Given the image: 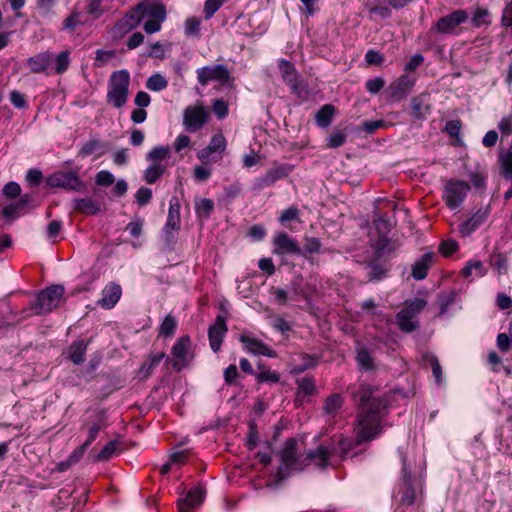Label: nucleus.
I'll return each instance as SVG.
<instances>
[{"label": "nucleus", "instance_id": "f257e3e1", "mask_svg": "<svg viewBox=\"0 0 512 512\" xmlns=\"http://www.w3.org/2000/svg\"><path fill=\"white\" fill-rule=\"evenodd\" d=\"M355 402L358 403L356 437H343L329 441L333 448L334 460L337 464L346 459L355 448L373 440L380 432V424L387 412L386 399L373 396V389L368 384H360L353 392Z\"/></svg>", "mask_w": 512, "mask_h": 512}, {"label": "nucleus", "instance_id": "f03ea898", "mask_svg": "<svg viewBox=\"0 0 512 512\" xmlns=\"http://www.w3.org/2000/svg\"><path fill=\"white\" fill-rule=\"evenodd\" d=\"M305 453L298 449V440L288 438L285 440L282 449L279 452V473L283 477H288L292 472H300L305 469Z\"/></svg>", "mask_w": 512, "mask_h": 512}, {"label": "nucleus", "instance_id": "7ed1b4c3", "mask_svg": "<svg viewBox=\"0 0 512 512\" xmlns=\"http://www.w3.org/2000/svg\"><path fill=\"white\" fill-rule=\"evenodd\" d=\"M63 294L61 285L50 286L37 295L28 310L35 315L49 313L60 304Z\"/></svg>", "mask_w": 512, "mask_h": 512}, {"label": "nucleus", "instance_id": "20e7f679", "mask_svg": "<svg viewBox=\"0 0 512 512\" xmlns=\"http://www.w3.org/2000/svg\"><path fill=\"white\" fill-rule=\"evenodd\" d=\"M471 187L468 182L448 179L443 187L442 199L450 210H457L465 202Z\"/></svg>", "mask_w": 512, "mask_h": 512}, {"label": "nucleus", "instance_id": "39448f33", "mask_svg": "<svg viewBox=\"0 0 512 512\" xmlns=\"http://www.w3.org/2000/svg\"><path fill=\"white\" fill-rule=\"evenodd\" d=\"M193 357L191 338L188 335H183L173 344L168 364H171L174 371L180 372L190 364Z\"/></svg>", "mask_w": 512, "mask_h": 512}, {"label": "nucleus", "instance_id": "423d86ee", "mask_svg": "<svg viewBox=\"0 0 512 512\" xmlns=\"http://www.w3.org/2000/svg\"><path fill=\"white\" fill-rule=\"evenodd\" d=\"M128 96V72L121 70L114 72L110 77L108 102L113 106L122 107Z\"/></svg>", "mask_w": 512, "mask_h": 512}, {"label": "nucleus", "instance_id": "0eeeda50", "mask_svg": "<svg viewBox=\"0 0 512 512\" xmlns=\"http://www.w3.org/2000/svg\"><path fill=\"white\" fill-rule=\"evenodd\" d=\"M272 253L281 257L301 256L302 248L296 238L290 236L287 232L278 231L272 238Z\"/></svg>", "mask_w": 512, "mask_h": 512}, {"label": "nucleus", "instance_id": "6e6552de", "mask_svg": "<svg viewBox=\"0 0 512 512\" xmlns=\"http://www.w3.org/2000/svg\"><path fill=\"white\" fill-rule=\"evenodd\" d=\"M468 19V12L466 10L458 9L439 18L431 28V31H436L440 34L459 35L460 30L458 27L461 24H464Z\"/></svg>", "mask_w": 512, "mask_h": 512}, {"label": "nucleus", "instance_id": "1a4fd4ad", "mask_svg": "<svg viewBox=\"0 0 512 512\" xmlns=\"http://www.w3.org/2000/svg\"><path fill=\"white\" fill-rule=\"evenodd\" d=\"M293 170L294 165L289 163H283L273 167L269 169L264 175L255 178L252 189L254 191H261L265 188L271 187L277 181L288 177Z\"/></svg>", "mask_w": 512, "mask_h": 512}, {"label": "nucleus", "instance_id": "9d476101", "mask_svg": "<svg viewBox=\"0 0 512 512\" xmlns=\"http://www.w3.org/2000/svg\"><path fill=\"white\" fill-rule=\"evenodd\" d=\"M333 448H331L330 443L321 444L314 450H309L305 452L304 461L305 468L310 465H314L319 469H325L330 465L337 464L336 460H334Z\"/></svg>", "mask_w": 512, "mask_h": 512}, {"label": "nucleus", "instance_id": "9b49d317", "mask_svg": "<svg viewBox=\"0 0 512 512\" xmlns=\"http://www.w3.org/2000/svg\"><path fill=\"white\" fill-rule=\"evenodd\" d=\"M490 213L491 209L489 206H482L476 209L470 217L459 224L458 233L460 236L463 238L471 236L487 222Z\"/></svg>", "mask_w": 512, "mask_h": 512}, {"label": "nucleus", "instance_id": "f8f14e48", "mask_svg": "<svg viewBox=\"0 0 512 512\" xmlns=\"http://www.w3.org/2000/svg\"><path fill=\"white\" fill-rule=\"evenodd\" d=\"M209 114L203 106H188L184 110L183 125L189 133H195L208 122Z\"/></svg>", "mask_w": 512, "mask_h": 512}, {"label": "nucleus", "instance_id": "ddd939ff", "mask_svg": "<svg viewBox=\"0 0 512 512\" xmlns=\"http://www.w3.org/2000/svg\"><path fill=\"white\" fill-rule=\"evenodd\" d=\"M402 460V484L399 490L401 494L400 501L405 505H413L416 500V490L414 487V478L407 463L406 455L401 453Z\"/></svg>", "mask_w": 512, "mask_h": 512}, {"label": "nucleus", "instance_id": "4468645a", "mask_svg": "<svg viewBox=\"0 0 512 512\" xmlns=\"http://www.w3.org/2000/svg\"><path fill=\"white\" fill-rule=\"evenodd\" d=\"M226 139L222 133L214 134L207 147L197 153V158L204 164L222 159L221 154L226 149Z\"/></svg>", "mask_w": 512, "mask_h": 512}, {"label": "nucleus", "instance_id": "2eb2a0df", "mask_svg": "<svg viewBox=\"0 0 512 512\" xmlns=\"http://www.w3.org/2000/svg\"><path fill=\"white\" fill-rule=\"evenodd\" d=\"M196 74L202 86H206L210 81L226 83L230 78V72L223 64L201 67L196 70Z\"/></svg>", "mask_w": 512, "mask_h": 512}, {"label": "nucleus", "instance_id": "dca6fc26", "mask_svg": "<svg viewBox=\"0 0 512 512\" xmlns=\"http://www.w3.org/2000/svg\"><path fill=\"white\" fill-rule=\"evenodd\" d=\"M417 81L415 76L402 74L396 78L388 87L389 98L391 101H401L406 99L409 92L413 89Z\"/></svg>", "mask_w": 512, "mask_h": 512}, {"label": "nucleus", "instance_id": "f3484780", "mask_svg": "<svg viewBox=\"0 0 512 512\" xmlns=\"http://www.w3.org/2000/svg\"><path fill=\"white\" fill-rule=\"evenodd\" d=\"M47 184L50 187L73 191H80L83 188V183L75 172H56L48 177Z\"/></svg>", "mask_w": 512, "mask_h": 512}, {"label": "nucleus", "instance_id": "a211bd4d", "mask_svg": "<svg viewBox=\"0 0 512 512\" xmlns=\"http://www.w3.org/2000/svg\"><path fill=\"white\" fill-rule=\"evenodd\" d=\"M227 331L226 316L221 314L217 315L215 322L208 328L209 344L213 352L217 353L220 351Z\"/></svg>", "mask_w": 512, "mask_h": 512}, {"label": "nucleus", "instance_id": "6ab92c4d", "mask_svg": "<svg viewBox=\"0 0 512 512\" xmlns=\"http://www.w3.org/2000/svg\"><path fill=\"white\" fill-rule=\"evenodd\" d=\"M165 360V363L168 364L170 361V357L166 355L165 352H151L143 361L140 368L137 370L135 374V378L139 381H145L149 377L152 376L156 368L160 365V363Z\"/></svg>", "mask_w": 512, "mask_h": 512}, {"label": "nucleus", "instance_id": "aec40b11", "mask_svg": "<svg viewBox=\"0 0 512 512\" xmlns=\"http://www.w3.org/2000/svg\"><path fill=\"white\" fill-rule=\"evenodd\" d=\"M316 292V285L307 282L305 285L302 283V277H297L291 281L290 284V298L295 301H305L306 304H311V298Z\"/></svg>", "mask_w": 512, "mask_h": 512}, {"label": "nucleus", "instance_id": "412c9836", "mask_svg": "<svg viewBox=\"0 0 512 512\" xmlns=\"http://www.w3.org/2000/svg\"><path fill=\"white\" fill-rule=\"evenodd\" d=\"M321 356L317 354L299 353L293 358L290 373L293 375L301 374L309 369L317 367Z\"/></svg>", "mask_w": 512, "mask_h": 512}, {"label": "nucleus", "instance_id": "4be33fe9", "mask_svg": "<svg viewBox=\"0 0 512 512\" xmlns=\"http://www.w3.org/2000/svg\"><path fill=\"white\" fill-rule=\"evenodd\" d=\"M435 258L434 252H425L411 266V277L416 281L424 280Z\"/></svg>", "mask_w": 512, "mask_h": 512}, {"label": "nucleus", "instance_id": "5701e85b", "mask_svg": "<svg viewBox=\"0 0 512 512\" xmlns=\"http://www.w3.org/2000/svg\"><path fill=\"white\" fill-rule=\"evenodd\" d=\"M181 228V216L167 215L166 222L162 229L164 246L171 250L173 249L177 237L176 234Z\"/></svg>", "mask_w": 512, "mask_h": 512}, {"label": "nucleus", "instance_id": "b1692460", "mask_svg": "<svg viewBox=\"0 0 512 512\" xmlns=\"http://www.w3.org/2000/svg\"><path fill=\"white\" fill-rule=\"evenodd\" d=\"M166 9L164 5L152 6L148 12V19L144 23V31L147 34H154L161 30V24L166 20Z\"/></svg>", "mask_w": 512, "mask_h": 512}, {"label": "nucleus", "instance_id": "393cba45", "mask_svg": "<svg viewBox=\"0 0 512 512\" xmlns=\"http://www.w3.org/2000/svg\"><path fill=\"white\" fill-rule=\"evenodd\" d=\"M240 342L244 344L245 349L254 355H263L267 357H276V351L270 348L261 340L248 335H241Z\"/></svg>", "mask_w": 512, "mask_h": 512}, {"label": "nucleus", "instance_id": "a878e982", "mask_svg": "<svg viewBox=\"0 0 512 512\" xmlns=\"http://www.w3.org/2000/svg\"><path fill=\"white\" fill-rule=\"evenodd\" d=\"M53 60V53L41 52L27 60V65L32 73H44L50 75V66Z\"/></svg>", "mask_w": 512, "mask_h": 512}, {"label": "nucleus", "instance_id": "bb28decb", "mask_svg": "<svg viewBox=\"0 0 512 512\" xmlns=\"http://www.w3.org/2000/svg\"><path fill=\"white\" fill-rule=\"evenodd\" d=\"M203 500L204 492L202 488H192L185 494L184 497L178 500V509L180 512H191L195 507L200 505Z\"/></svg>", "mask_w": 512, "mask_h": 512}, {"label": "nucleus", "instance_id": "cd10ccee", "mask_svg": "<svg viewBox=\"0 0 512 512\" xmlns=\"http://www.w3.org/2000/svg\"><path fill=\"white\" fill-rule=\"evenodd\" d=\"M122 294V289L115 283H110L102 291V297L98 300V304L110 309L119 301Z\"/></svg>", "mask_w": 512, "mask_h": 512}, {"label": "nucleus", "instance_id": "c85d7f7f", "mask_svg": "<svg viewBox=\"0 0 512 512\" xmlns=\"http://www.w3.org/2000/svg\"><path fill=\"white\" fill-rule=\"evenodd\" d=\"M280 72L283 81L289 86L290 90L296 89L297 80L300 79L295 66L292 62L282 59L279 63Z\"/></svg>", "mask_w": 512, "mask_h": 512}, {"label": "nucleus", "instance_id": "c756f323", "mask_svg": "<svg viewBox=\"0 0 512 512\" xmlns=\"http://www.w3.org/2000/svg\"><path fill=\"white\" fill-rule=\"evenodd\" d=\"M410 106V115L415 119H424L430 113V105L426 103V97L424 95L413 97Z\"/></svg>", "mask_w": 512, "mask_h": 512}, {"label": "nucleus", "instance_id": "7c9ffc66", "mask_svg": "<svg viewBox=\"0 0 512 512\" xmlns=\"http://www.w3.org/2000/svg\"><path fill=\"white\" fill-rule=\"evenodd\" d=\"M500 174L506 181H512V148L501 149L498 156Z\"/></svg>", "mask_w": 512, "mask_h": 512}, {"label": "nucleus", "instance_id": "2f4dec72", "mask_svg": "<svg viewBox=\"0 0 512 512\" xmlns=\"http://www.w3.org/2000/svg\"><path fill=\"white\" fill-rule=\"evenodd\" d=\"M70 52L68 50L53 54L52 64L50 66V74H63L70 66Z\"/></svg>", "mask_w": 512, "mask_h": 512}, {"label": "nucleus", "instance_id": "473e14b6", "mask_svg": "<svg viewBox=\"0 0 512 512\" xmlns=\"http://www.w3.org/2000/svg\"><path fill=\"white\" fill-rule=\"evenodd\" d=\"M395 319L399 330L404 333H412L419 327V321L416 317L410 316L401 310L396 314Z\"/></svg>", "mask_w": 512, "mask_h": 512}, {"label": "nucleus", "instance_id": "72a5a7b5", "mask_svg": "<svg viewBox=\"0 0 512 512\" xmlns=\"http://www.w3.org/2000/svg\"><path fill=\"white\" fill-rule=\"evenodd\" d=\"M344 399L341 394L333 393L329 395L323 403V413L329 417H335L337 412L342 408Z\"/></svg>", "mask_w": 512, "mask_h": 512}, {"label": "nucleus", "instance_id": "f704fd0d", "mask_svg": "<svg viewBox=\"0 0 512 512\" xmlns=\"http://www.w3.org/2000/svg\"><path fill=\"white\" fill-rule=\"evenodd\" d=\"M334 115L335 107L332 104H325L315 113V122L319 127L327 128L332 123Z\"/></svg>", "mask_w": 512, "mask_h": 512}, {"label": "nucleus", "instance_id": "c9c22d12", "mask_svg": "<svg viewBox=\"0 0 512 512\" xmlns=\"http://www.w3.org/2000/svg\"><path fill=\"white\" fill-rule=\"evenodd\" d=\"M194 208L198 219L208 220L214 211V202L208 198H201L195 201Z\"/></svg>", "mask_w": 512, "mask_h": 512}, {"label": "nucleus", "instance_id": "e433bc0d", "mask_svg": "<svg viewBox=\"0 0 512 512\" xmlns=\"http://www.w3.org/2000/svg\"><path fill=\"white\" fill-rule=\"evenodd\" d=\"M106 152L105 145L98 140H90L86 142L79 151L80 157H87L94 155L96 157L102 156Z\"/></svg>", "mask_w": 512, "mask_h": 512}, {"label": "nucleus", "instance_id": "4c0bfd02", "mask_svg": "<svg viewBox=\"0 0 512 512\" xmlns=\"http://www.w3.org/2000/svg\"><path fill=\"white\" fill-rule=\"evenodd\" d=\"M473 273H475L477 277H483L486 275L487 270L485 269L482 261L476 259L469 260L461 270V275L464 278L472 276Z\"/></svg>", "mask_w": 512, "mask_h": 512}, {"label": "nucleus", "instance_id": "58836bf2", "mask_svg": "<svg viewBox=\"0 0 512 512\" xmlns=\"http://www.w3.org/2000/svg\"><path fill=\"white\" fill-rule=\"evenodd\" d=\"M160 3H152V2H141L137 4L135 7L130 9V20L136 22V24L140 23L144 18L148 17V12L152 6H160Z\"/></svg>", "mask_w": 512, "mask_h": 512}, {"label": "nucleus", "instance_id": "ea45409f", "mask_svg": "<svg viewBox=\"0 0 512 512\" xmlns=\"http://www.w3.org/2000/svg\"><path fill=\"white\" fill-rule=\"evenodd\" d=\"M87 349V344L83 341L73 342L69 349V359L76 365L82 364L85 361V353Z\"/></svg>", "mask_w": 512, "mask_h": 512}, {"label": "nucleus", "instance_id": "a19ab883", "mask_svg": "<svg viewBox=\"0 0 512 512\" xmlns=\"http://www.w3.org/2000/svg\"><path fill=\"white\" fill-rule=\"evenodd\" d=\"M170 156V148L168 146H156L148 154L147 160L152 164L166 165L164 162Z\"/></svg>", "mask_w": 512, "mask_h": 512}, {"label": "nucleus", "instance_id": "79ce46f5", "mask_svg": "<svg viewBox=\"0 0 512 512\" xmlns=\"http://www.w3.org/2000/svg\"><path fill=\"white\" fill-rule=\"evenodd\" d=\"M258 369L259 372L255 374L258 383H278L280 381V374L277 371L266 368L261 363L258 364Z\"/></svg>", "mask_w": 512, "mask_h": 512}, {"label": "nucleus", "instance_id": "37998d69", "mask_svg": "<svg viewBox=\"0 0 512 512\" xmlns=\"http://www.w3.org/2000/svg\"><path fill=\"white\" fill-rule=\"evenodd\" d=\"M74 208L78 212L87 215L96 214L100 210L99 204L96 201L89 198L75 199Z\"/></svg>", "mask_w": 512, "mask_h": 512}, {"label": "nucleus", "instance_id": "c03bdc74", "mask_svg": "<svg viewBox=\"0 0 512 512\" xmlns=\"http://www.w3.org/2000/svg\"><path fill=\"white\" fill-rule=\"evenodd\" d=\"M297 396H310L316 391L315 379L313 377H303L296 380Z\"/></svg>", "mask_w": 512, "mask_h": 512}, {"label": "nucleus", "instance_id": "a18cd8bd", "mask_svg": "<svg viewBox=\"0 0 512 512\" xmlns=\"http://www.w3.org/2000/svg\"><path fill=\"white\" fill-rule=\"evenodd\" d=\"M471 23L475 28L489 26L491 24L490 12L484 7H477L473 12Z\"/></svg>", "mask_w": 512, "mask_h": 512}, {"label": "nucleus", "instance_id": "49530a36", "mask_svg": "<svg viewBox=\"0 0 512 512\" xmlns=\"http://www.w3.org/2000/svg\"><path fill=\"white\" fill-rule=\"evenodd\" d=\"M427 305V301L423 298H414L405 302V306L401 311L405 312L410 316H417L424 310Z\"/></svg>", "mask_w": 512, "mask_h": 512}, {"label": "nucleus", "instance_id": "de8ad7c7", "mask_svg": "<svg viewBox=\"0 0 512 512\" xmlns=\"http://www.w3.org/2000/svg\"><path fill=\"white\" fill-rule=\"evenodd\" d=\"M355 359L361 369L365 371L374 369V360L368 349L364 347L357 349Z\"/></svg>", "mask_w": 512, "mask_h": 512}, {"label": "nucleus", "instance_id": "09e8293b", "mask_svg": "<svg viewBox=\"0 0 512 512\" xmlns=\"http://www.w3.org/2000/svg\"><path fill=\"white\" fill-rule=\"evenodd\" d=\"M201 23L202 20L199 17H188L184 22V34L187 37L200 38Z\"/></svg>", "mask_w": 512, "mask_h": 512}, {"label": "nucleus", "instance_id": "8fccbe9b", "mask_svg": "<svg viewBox=\"0 0 512 512\" xmlns=\"http://www.w3.org/2000/svg\"><path fill=\"white\" fill-rule=\"evenodd\" d=\"M390 7L391 6L389 5L388 2L386 3L385 1L377 0L373 5H371L368 8V11L371 15H377L381 19H388L392 15Z\"/></svg>", "mask_w": 512, "mask_h": 512}, {"label": "nucleus", "instance_id": "3c124183", "mask_svg": "<svg viewBox=\"0 0 512 512\" xmlns=\"http://www.w3.org/2000/svg\"><path fill=\"white\" fill-rule=\"evenodd\" d=\"M166 165L152 164L146 168L144 179L148 184L155 183L165 172Z\"/></svg>", "mask_w": 512, "mask_h": 512}, {"label": "nucleus", "instance_id": "603ef678", "mask_svg": "<svg viewBox=\"0 0 512 512\" xmlns=\"http://www.w3.org/2000/svg\"><path fill=\"white\" fill-rule=\"evenodd\" d=\"M167 86V79L159 73L152 74L146 81V88L151 91H162Z\"/></svg>", "mask_w": 512, "mask_h": 512}, {"label": "nucleus", "instance_id": "864d4df0", "mask_svg": "<svg viewBox=\"0 0 512 512\" xmlns=\"http://www.w3.org/2000/svg\"><path fill=\"white\" fill-rule=\"evenodd\" d=\"M176 327H177V322H176L175 318L171 315H167L163 319V321L159 327V335L164 336V337H170V336L174 335Z\"/></svg>", "mask_w": 512, "mask_h": 512}, {"label": "nucleus", "instance_id": "5fc2aeb1", "mask_svg": "<svg viewBox=\"0 0 512 512\" xmlns=\"http://www.w3.org/2000/svg\"><path fill=\"white\" fill-rule=\"evenodd\" d=\"M368 276L372 281H379L386 277L387 270L377 261L368 264Z\"/></svg>", "mask_w": 512, "mask_h": 512}, {"label": "nucleus", "instance_id": "6e6d98bb", "mask_svg": "<svg viewBox=\"0 0 512 512\" xmlns=\"http://www.w3.org/2000/svg\"><path fill=\"white\" fill-rule=\"evenodd\" d=\"M278 221L282 225H287L288 223L292 221H298L299 220V209L296 206H290L287 209L283 210L281 214L279 215Z\"/></svg>", "mask_w": 512, "mask_h": 512}, {"label": "nucleus", "instance_id": "4d7b16f0", "mask_svg": "<svg viewBox=\"0 0 512 512\" xmlns=\"http://www.w3.org/2000/svg\"><path fill=\"white\" fill-rule=\"evenodd\" d=\"M28 203V197H23L19 202L10 204L3 209V215L5 218L16 217Z\"/></svg>", "mask_w": 512, "mask_h": 512}, {"label": "nucleus", "instance_id": "13d9d810", "mask_svg": "<svg viewBox=\"0 0 512 512\" xmlns=\"http://www.w3.org/2000/svg\"><path fill=\"white\" fill-rule=\"evenodd\" d=\"M347 135L340 130L333 131L327 138L326 146L331 149L341 147L345 144Z\"/></svg>", "mask_w": 512, "mask_h": 512}, {"label": "nucleus", "instance_id": "bf43d9fd", "mask_svg": "<svg viewBox=\"0 0 512 512\" xmlns=\"http://www.w3.org/2000/svg\"><path fill=\"white\" fill-rule=\"evenodd\" d=\"M116 53L114 50H97L94 65L96 67H103L115 59Z\"/></svg>", "mask_w": 512, "mask_h": 512}, {"label": "nucleus", "instance_id": "052dcab7", "mask_svg": "<svg viewBox=\"0 0 512 512\" xmlns=\"http://www.w3.org/2000/svg\"><path fill=\"white\" fill-rule=\"evenodd\" d=\"M424 359L427 360L431 366L432 374L435 378L437 384L442 382V367L440 365L439 359L433 354H426Z\"/></svg>", "mask_w": 512, "mask_h": 512}, {"label": "nucleus", "instance_id": "680f3d73", "mask_svg": "<svg viewBox=\"0 0 512 512\" xmlns=\"http://www.w3.org/2000/svg\"><path fill=\"white\" fill-rule=\"evenodd\" d=\"M322 247V243L320 239L316 237L306 238L304 246L302 248L303 254L301 256H306L307 254H317L320 252Z\"/></svg>", "mask_w": 512, "mask_h": 512}, {"label": "nucleus", "instance_id": "e2e57ef3", "mask_svg": "<svg viewBox=\"0 0 512 512\" xmlns=\"http://www.w3.org/2000/svg\"><path fill=\"white\" fill-rule=\"evenodd\" d=\"M228 0H206L204 3L205 19L209 20Z\"/></svg>", "mask_w": 512, "mask_h": 512}, {"label": "nucleus", "instance_id": "0e129e2a", "mask_svg": "<svg viewBox=\"0 0 512 512\" xmlns=\"http://www.w3.org/2000/svg\"><path fill=\"white\" fill-rule=\"evenodd\" d=\"M391 241L387 235H379V238L373 243V248L378 256H383L385 253L390 252Z\"/></svg>", "mask_w": 512, "mask_h": 512}, {"label": "nucleus", "instance_id": "69168bd1", "mask_svg": "<svg viewBox=\"0 0 512 512\" xmlns=\"http://www.w3.org/2000/svg\"><path fill=\"white\" fill-rule=\"evenodd\" d=\"M506 421L509 424V435L505 439L502 435H499V443L504 449V452L512 457V414L507 417Z\"/></svg>", "mask_w": 512, "mask_h": 512}, {"label": "nucleus", "instance_id": "338daca9", "mask_svg": "<svg viewBox=\"0 0 512 512\" xmlns=\"http://www.w3.org/2000/svg\"><path fill=\"white\" fill-rule=\"evenodd\" d=\"M212 111L219 119H224L229 114V108L227 102L223 99H215L212 102Z\"/></svg>", "mask_w": 512, "mask_h": 512}, {"label": "nucleus", "instance_id": "774afa93", "mask_svg": "<svg viewBox=\"0 0 512 512\" xmlns=\"http://www.w3.org/2000/svg\"><path fill=\"white\" fill-rule=\"evenodd\" d=\"M498 129L503 136L512 134V112L504 117L498 123Z\"/></svg>", "mask_w": 512, "mask_h": 512}]
</instances>
